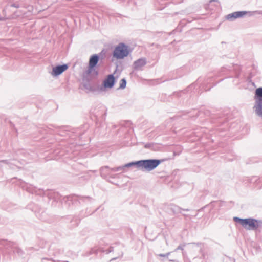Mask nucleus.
<instances>
[{
    "label": "nucleus",
    "mask_w": 262,
    "mask_h": 262,
    "mask_svg": "<svg viewBox=\"0 0 262 262\" xmlns=\"http://www.w3.org/2000/svg\"><path fill=\"white\" fill-rule=\"evenodd\" d=\"M233 220L235 222L239 223L243 227L248 230H256L259 226L258 221L253 219H242L234 217Z\"/></svg>",
    "instance_id": "f257e3e1"
},
{
    "label": "nucleus",
    "mask_w": 262,
    "mask_h": 262,
    "mask_svg": "<svg viewBox=\"0 0 262 262\" xmlns=\"http://www.w3.org/2000/svg\"><path fill=\"white\" fill-rule=\"evenodd\" d=\"M256 104L254 106L256 114L262 116V88H258L255 90L254 96Z\"/></svg>",
    "instance_id": "f03ea898"
},
{
    "label": "nucleus",
    "mask_w": 262,
    "mask_h": 262,
    "mask_svg": "<svg viewBox=\"0 0 262 262\" xmlns=\"http://www.w3.org/2000/svg\"><path fill=\"white\" fill-rule=\"evenodd\" d=\"M129 54L127 47L123 43L119 44L115 49L113 56L116 59H123Z\"/></svg>",
    "instance_id": "7ed1b4c3"
},
{
    "label": "nucleus",
    "mask_w": 262,
    "mask_h": 262,
    "mask_svg": "<svg viewBox=\"0 0 262 262\" xmlns=\"http://www.w3.org/2000/svg\"><path fill=\"white\" fill-rule=\"evenodd\" d=\"M159 160H141L140 168L148 171H150L157 167L160 163Z\"/></svg>",
    "instance_id": "20e7f679"
},
{
    "label": "nucleus",
    "mask_w": 262,
    "mask_h": 262,
    "mask_svg": "<svg viewBox=\"0 0 262 262\" xmlns=\"http://www.w3.org/2000/svg\"><path fill=\"white\" fill-rule=\"evenodd\" d=\"M68 68V67L66 64L55 67L53 69L52 75L54 76L59 75L64 71H66Z\"/></svg>",
    "instance_id": "39448f33"
},
{
    "label": "nucleus",
    "mask_w": 262,
    "mask_h": 262,
    "mask_svg": "<svg viewBox=\"0 0 262 262\" xmlns=\"http://www.w3.org/2000/svg\"><path fill=\"white\" fill-rule=\"evenodd\" d=\"M115 82V78L113 75H109L106 79L103 81V85L105 88H111L113 86Z\"/></svg>",
    "instance_id": "423d86ee"
},
{
    "label": "nucleus",
    "mask_w": 262,
    "mask_h": 262,
    "mask_svg": "<svg viewBox=\"0 0 262 262\" xmlns=\"http://www.w3.org/2000/svg\"><path fill=\"white\" fill-rule=\"evenodd\" d=\"M247 13L246 11H238L228 14L227 16V19H231L232 18H237L242 17Z\"/></svg>",
    "instance_id": "0eeeda50"
},
{
    "label": "nucleus",
    "mask_w": 262,
    "mask_h": 262,
    "mask_svg": "<svg viewBox=\"0 0 262 262\" xmlns=\"http://www.w3.org/2000/svg\"><path fill=\"white\" fill-rule=\"evenodd\" d=\"M99 61V57L97 55H92L89 60V68L90 69H93L94 68Z\"/></svg>",
    "instance_id": "6e6552de"
},
{
    "label": "nucleus",
    "mask_w": 262,
    "mask_h": 262,
    "mask_svg": "<svg viewBox=\"0 0 262 262\" xmlns=\"http://www.w3.org/2000/svg\"><path fill=\"white\" fill-rule=\"evenodd\" d=\"M146 64V61L144 59H139L134 62V68L136 69H141Z\"/></svg>",
    "instance_id": "1a4fd4ad"
},
{
    "label": "nucleus",
    "mask_w": 262,
    "mask_h": 262,
    "mask_svg": "<svg viewBox=\"0 0 262 262\" xmlns=\"http://www.w3.org/2000/svg\"><path fill=\"white\" fill-rule=\"evenodd\" d=\"M140 165H141V161H137V162H131L129 163H128L126 164V167H130L133 165H136L138 167L140 168Z\"/></svg>",
    "instance_id": "9d476101"
},
{
    "label": "nucleus",
    "mask_w": 262,
    "mask_h": 262,
    "mask_svg": "<svg viewBox=\"0 0 262 262\" xmlns=\"http://www.w3.org/2000/svg\"><path fill=\"white\" fill-rule=\"evenodd\" d=\"M126 80L124 79H122L120 81V88L124 89L126 86Z\"/></svg>",
    "instance_id": "9b49d317"
}]
</instances>
